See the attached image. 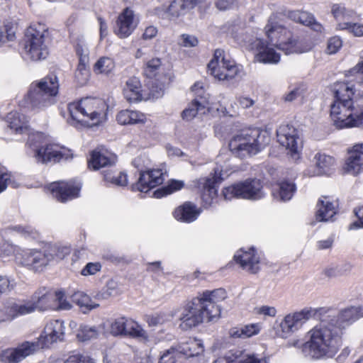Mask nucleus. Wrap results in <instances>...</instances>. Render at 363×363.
I'll list each match as a JSON object with an SVG mask.
<instances>
[{"label":"nucleus","mask_w":363,"mask_h":363,"mask_svg":"<svg viewBox=\"0 0 363 363\" xmlns=\"http://www.w3.org/2000/svg\"><path fill=\"white\" fill-rule=\"evenodd\" d=\"M284 14L274 13L268 18L264 30L268 41L256 38L249 45L255 52V60L263 64H277L281 55L275 48L285 54H301L310 51L313 43L305 38L294 35L284 21Z\"/></svg>","instance_id":"f257e3e1"},{"label":"nucleus","mask_w":363,"mask_h":363,"mask_svg":"<svg viewBox=\"0 0 363 363\" xmlns=\"http://www.w3.org/2000/svg\"><path fill=\"white\" fill-rule=\"evenodd\" d=\"M227 296L226 291L222 288L199 293L182 308L180 328L188 330L203 322H216L221 315V308L218 303Z\"/></svg>","instance_id":"f03ea898"},{"label":"nucleus","mask_w":363,"mask_h":363,"mask_svg":"<svg viewBox=\"0 0 363 363\" xmlns=\"http://www.w3.org/2000/svg\"><path fill=\"white\" fill-rule=\"evenodd\" d=\"M341 331L334 322L322 320L306 333V341L302 344V352L312 359L333 357L342 342Z\"/></svg>","instance_id":"7ed1b4c3"},{"label":"nucleus","mask_w":363,"mask_h":363,"mask_svg":"<svg viewBox=\"0 0 363 363\" xmlns=\"http://www.w3.org/2000/svg\"><path fill=\"white\" fill-rule=\"evenodd\" d=\"M65 323L61 320H52L47 323L44 330L36 342L26 341L16 347L8 348L0 352V360L4 363H19L38 349L62 341L65 337Z\"/></svg>","instance_id":"20e7f679"},{"label":"nucleus","mask_w":363,"mask_h":363,"mask_svg":"<svg viewBox=\"0 0 363 363\" xmlns=\"http://www.w3.org/2000/svg\"><path fill=\"white\" fill-rule=\"evenodd\" d=\"M108 105L101 99L86 97L68 105L70 118L67 122L77 126L82 123L88 127L97 126L107 120Z\"/></svg>","instance_id":"39448f33"},{"label":"nucleus","mask_w":363,"mask_h":363,"mask_svg":"<svg viewBox=\"0 0 363 363\" xmlns=\"http://www.w3.org/2000/svg\"><path fill=\"white\" fill-rule=\"evenodd\" d=\"M26 145L29 153L37 163L59 162L72 158L70 150L56 144H48L42 133H33L28 138Z\"/></svg>","instance_id":"423d86ee"},{"label":"nucleus","mask_w":363,"mask_h":363,"mask_svg":"<svg viewBox=\"0 0 363 363\" xmlns=\"http://www.w3.org/2000/svg\"><path fill=\"white\" fill-rule=\"evenodd\" d=\"M59 84L55 76L48 77L30 84L23 106L32 111H43L54 104L57 94Z\"/></svg>","instance_id":"0eeeda50"},{"label":"nucleus","mask_w":363,"mask_h":363,"mask_svg":"<svg viewBox=\"0 0 363 363\" xmlns=\"http://www.w3.org/2000/svg\"><path fill=\"white\" fill-rule=\"evenodd\" d=\"M269 142L266 131L259 128L248 129L233 136L229 149L236 157L244 158L260 152Z\"/></svg>","instance_id":"6e6552de"},{"label":"nucleus","mask_w":363,"mask_h":363,"mask_svg":"<svg viewBox=\"0 0 363 363\" xmlns=\"http://www.w3.org/2000/svg\"><path fill=\"white\" fill-rule=\"evenodd\" d=\"M48 30L45 25H30L25 32L22 42V55L28 60L38 61L49 55Z\"/></svg>","instance_id":"1a4fd4ad"},{"label":"nucleus","mask_w":363,"mask_h":363,"mask_svg":"<svg viewBox=\"0 0 363 363\" xmlns=\"http://www.w3.org/2000/svg\"><path fill=\"white\" fill-rule=\"evenodd\" d=\"M330 117L337 128H363V107L354 106L352 100H335L330 106Z\"/></svg>","instance_id":"9d476101"},{"label":"nucleus","mask_w":363,"mask_h":363,"mask_svg":"<svg viewBox=\"0 0 363 363\" xmlns=\"http://www.w3.org/2000/svg\"><path fill=\"white\" fill-rule=\"evenodd\" d=\"M317 313L313 308H304L300 311L289 313L281 319L277 320L273 325L274 336L281 339H288L294 333L300 330L303 325Z\"/></svg>","instance_id":"9b49d317"},{"label":"nucleus","mask_w":363,"mask_h":363,"mask_svg":"<svg viewBox=\"0 0 363 363\" xmlns=\"http://www.w3.org/2000/svg\"><path fill=\"white\" fill-rule=\"evenodd\" d=\"M208 67L211 74L220 81L242 78L245 75L243 67L226 57L225 52L221 49L215 50Z\"/></svg>","instance_id":"f8f14e48"},{"label":"nucleus","mask_w":363,"mask_h":363,"mask_svg":"<svg viewBox=\"0 0 363 363\" xmlns=\"http://www.w3.org/2000/svg\"><path fill=\"white\" fill-rule=\"evenodd\" d=\"M147 162L145 156H139L133 160V165L140 172L138 180L133 186V190L146 193L163 183L164 176L162 169H147Z\"/></svg>","instance_id":"ddd939ff"},{"label":"nucleus","mask_w":363,"mask_h":363,"mask_svg":"<svg viewBox=\"0 0 363 363\" xmlns=\"http://www.w3.org/2000/svg\"><path fill=\"white\" fill-rule=\"evenodd\" d=\"M225 199L231 200L234 198L248 200H259L266 195L259 179H248L225 187L222 191Z\"/></svg>","instance_id":"4468645a"},{"label":"nucleus","mask_w":363,"mask_h":363,"mask_svg":"<svg viewBox=\"0 0 363 363\" xmlns=\"http://www.w3.org/2000/svg\"><path fill=\"white\" fill-rule=\"evenodd\" d=\"M277 138L291 159L297 160L300 158L303 142L299 131L295 127L289 124L279 125L277 130Z\"/></svg>","instance_id":"2eb2a0df"},{"label":"nucleus","mask_w":363,"mask_h":363,"mask_svg":"<svg viewBox=\"0 0 363 363\" xmlns=\"http://www.w3.org/2000/svg\"><path fill=\"white\" fill-rule=\"evenodd\" d=\"M110 333L113 336H128L147 341V331L135 320L125 316L112 319L109 324Z\"/></svg>","instance_id":"dca6fc26"},{"label":"nucleus","mask_w":363,"mask_h":363,"mask_svg":"<svg viewBox=\"0 0 363 363\" xmlns=\"http://www.w3.org/2000/svg\"><path fill=\"white\" fill-rule=\"evenodd\" d=\"M139 23V16L133 9L127 7L118 14L113 33L120 39L128 38L134 33Z\"/></svg>","instance_id":"f3484780"},{"label":"nucleus","mask_w":363,"mask_h":363,"mask_svg":"<svg viewBox=\"0 0 363 363\" xmlns=\"http://www.w3.org/2000/svg\"><path fill=\"white\" fill-rule=\"evenodd\" d=\"M227 172L223 166L217 167L214 174L208 177L201 178L198 180V186L202 189V200L206 205H210L218 194V187L223 179V172Z\"/></svg>","instance_id":"a211bd4d"},{"label":"nucleus","mask_w":363,"mask_h":363,"mask_svg":"<svg viewBox=\"0 0 363 363\" xmlns=\"http://www.w3.org/2000/svg\"><path fill=\"white\" fill-rule=\"evenodd\" d=\"M82 188L79 182H55L48 186V191L58 201L65 202L79 197Z\"/></svg>","instance_id":"6ab92c4d"},{"label":"nucleus","mask_w":363,"mask_h":363,"mask_svg":"<svg viewBox=\"0 0 363 363\" xmlns=\"http://www.w3.org/2000/svg\"><path fill=\"white\" fill-rule=\"evenodd\" d=\"M347 77L352 78L346 82H338L334 84L333 90L335 99L339 101L352 100L354 95H360L361 88L363 86V79H359L355 76L350 74V70L347 74Z\"/></svg>","instance_id":"aec40b11"},{"label":"nucleus","mask_w":363,"mask_h":363,"mask_svg":"<svg viewBox=\"0 0 363 363\" xmlns=\"http://www.w3.org/2000/svg\"><path fill=\"white\" fill-rule=\"evenodd\" d=\"M234 259L244 270L250 273L256 274L260 269L261 257L253 247L242 248L237 251Z\"/></svg>","instance_id":"412c9836"},{"label":"nucleus","mask_w":363,"mask_h":363,"mask_svg":"<svg viewBox=\"0 0 363 363\" xmlns=\"http://www.w3.org/2000/svg\"><path fill=\"white\" fill-rule=\"evenodd\" d=\"M362 317H363V307L357 306L345 308L341 310L337 316L328 320L335 323L336 327L340 329L342 335L346 328Z\"/></svg>","instance_id":"4be33fe9"},{"label":"nucleus","mask_w":363,"mask_h":363,"mask_svg":"<svg viewBox=\"0 0 363 363\" xmlns=\"http://www.w3.org/2000/svg\"><path fill=\"white\" fill-rule=\"evenodd\" d=\"M343 169L345 172L352 175L363 172V143L356 144L349 150Z\"/></svg>","instance_id":"5701e85b"},{"label":"nucleus","mask_w":363,"mask_h":363,"mask_svg":"<svg viewBox=\"0 0 363 363\" xmlns=\"http://www.w3.org/2000/svg\"><path fill=\"white\" fill-rule=\"evenodd\" d=\"M313 161L315 166L308 167L305 172V174L309 177L328 174L335 164V160L333 157L320 152L315 155Z\"/></svg>","instance_id":"b1692460"},{"label":"nucleus","mask_w":363,"mask_h":363,"mask_svg":"<svg viewBox=\"0 0 363 363\" xmlns=\"http://www.w3.org/2000/svg\"><path fill=\"white\" fill-rule=\"evenodd\" d=\"M116 161L115 155L105 150L96 149L91 152L88 160V166L94 170L106 166H112Z\"/></svg>","instance_id":"393cba45"},{"label":"nucleus","mask_w":363,"mask_h":363,"mask_svg":"<svg viewBox=\"0 0 363 363\" xmlns=\"http://www.w3.org/2000/svg\"><path fill=\"white\" fill-rule=\"evenodd\" d=\"M6 121L10 129L16 134H26L29 137L30 134L35 133L30 129L27 118L18 112L9 113L7 115Z\"/></svg>","instance_id":"a878e982"},{"label":"nucleus","mask_w":363,"mask_h":363,"mask_svg":"<svg viewBox=\"0 0 363 363\" xmlns=\"http://www.w3.org/2000/svg\"><path fill=\"white\" fill-rule=\"evenodd\" d=\"M337 206L327 196L320 197L316 204L315 219L318 221H328L336 214Z\"/></svg>","instance_id":"bb28decb"},{"label":"nucleus","mask_w":363,"mask_h":363,"mask_svg":"<svg viewBox=\"0 0 363 363\" xmlns=\"http://www.w3.org/2000/svg\"><path fill=\"white\" fill-rule=\"evenodd\" d=\"M55 298V291L43 288L36 291L32 298L37 309L45 311L56 308Z\"/></svg>","instance_id":"cd10ccee"},{"label":"nucleus","mask_w":363,"mask_h":363,"mask_svg":"<svg viewBox=\"0 0 363 363\" xmlns=\"http://www.w3.org/2000/svg\"><path fill=\"white\" fill-rule=\"evenodd\" d=\"M201 211L191 202H185L173 211L174 218L180 222L192 223L196 220Z\"/></svg>","instance_id":"c85d7f7f"},{"label":"nucleus","mask_w":363,"mask_h":363,"mask_svg":"<svg viewBox=\"0 0 363 363\" xmlns=\"http://www.w3.org/2000/svg\"><path fill=\"white\" fill-rule=\"evenodd\" d=\"M272 188L273 197L278 201H282L290 200L296 189L295 184L287 180L279 181L274 184Z\"/></svg>","instance_id":"c756f323"},{"label":"nucleus","mask_w":363,"mask_h":363,"mask_svg":"<svg viewBox=\"0 0 363 363\" xmlns=\"http://www.w3.org/2000/svg\"><path fill=\"white\" fill-rule=\"evenodd\" d=\"M287 16L292 21L301 23L304 26H311L316 32H323V26L315 20L313 15L303 11H289Z\"/></svg>","instance_id":"7c9ffc66"},{"label":"nucleus","mask_w":363,"mask_h":363,"mask_svg":"<svg viewBox=\"0 0 363 363\" xmlns=\"http://www.w3.org/2000/svg\"><path fill=\"white\" fill-rule=\"evenodd\" d=\"M116 120L121 125L144 124L147 117L139 111L125 109L118 112Z\"/></svg>","instance_id":"2f4dec72"},{"label":"nucleus","mask_w":363,"mask_h":363,"mask_svg":"<svg viewBox=\"0 0 363 363\" xmlns=\"http://www.w3.org/2000/svg\"><path fill=\"white\" fill-rule=\"evenodd\" d=\"M123 95L129 102H138L143 99L142 86L138 78L132 77L126 82Z\"/></svg>","instance_id":"473e14b6"},{"label":"nucleus","mask_w":363,"mask_h":363,"mask_svg":"<svg viewBox=\"0 0 363 363\" xmlns=\"http://www.w3.org/2000/svg\"><path fill=\"white\" fill-rule=\"evenodd\" d=\"M177 350L186 357L199 356L203 354L204 345L201 340L189 338L186 341L179 343Z\"/></svg>","instance_id":"72a5a7b5"},{"label":"nucleus","mask_w":363,"mask_h":363,"mask_svg":"<svg viewBox=\"0 0 363 363\" xmlns=\"http://www.w3.org/2000/svg\"><path fill=\"white\" fill-rule=\"evenodd\" d=\"M198 0H174L169 5L167 13L172 18L186 14L197 4Z\"/></svg>","instance_id":"f704fd0d"},{"label":"nucleus","mask_w":363,"mask_h":363,"mask_svg":"<svg viewBox=\"0 0 363 363\" xmlns=\"http://www.w3.org/2000/svg\"><path fill=\"white\" fill-rule=\"evenodd\" d=\"M48 262H59L71 252L70 247L60 243L48 244L44 247Z\"/></svg>","instance_id":"c9c22d12"},{"label":"nucleus","mask_w":363,"mask_h":363,"mask_svg":"<svg viewBox=\"0 0 363 363\" xmlns=\"http://www.w3.org/2000/svg\"><path fill=\"white\" fill-rule=\"evenodd\" d=\"M106 324L102 323L98 325H82L77 337L80 341H86L97 337L105 332Z\"/></svg>","instance_id":"e433bc0d"},{"label":"nucleus","mask_w":363,"mask_h":363,"mask_svg":"<svg viewBox=\"0 0 363 363\" xmlns=\"http://www.w3.org/2000/svg\"><path fill=\"white\" fill-rule=\"evenodd\" d=\"M71 299L84 313H88L99 306L98 303L93 302L90 296L83 291L74 292L72 295Z\"/></svg>","instance_id":"4c0bfd02"},{"label":"nucleus","mask_w":363,"mask_h":363,"mask_svg":"<svg viewBox=\"0 0 363 363\" xmlns=\"http://www.w3.org/2000/svg\"><path fill=\"white\" fill-rule=\"evenodd\" d=\"M115 68V60L113 58L108 56L99 57L93 65V71L95 74L106 76L112 74Z\"/></svg>","instance_id":"58836bf2"},{"label":"nucleus","mask_w":363,"mask_h":363,"mask_svg":"<svg viewBox=\"0 0 363 363\" xmlns=\"http://www.w3.org/2000/svg\"><path fill=\"white\" fill-rule=\"evenodd\" d=\"M207 101H199L197 99H194L192 103L182 111V116L183 119L191 121L196 114L199 113H204Z\"/></svg>","instance_id":"ea45409f"},{"label":"nucleus","mask_w":363,"mask_h":363,"mask_svg":"<svg viewBox=\"0 0 363 363\" xmlns=\"http://www.w3.org/2000/svg\"><path fill=\"white\" fill-rule=\"evenodd\" d=\"M104 179L117 186H125L128 184V176L124 172H115L113 169L103 171Z\"/></svg>","instance_id":"a19ab883"},{"label":"nucleus","mask_w":363,"mask_h":363,"mask_svg":"<svg viewBox=\"0 0 363 363\" xmlns=\"http://www.w3.org/2000/svg\"><path fill=\"white\" fill-rule=\"evenodd\" d=\"M337 29L347 30L355 37H363V23H361L339 22Z\"/></svg>","instance_id":"79ce46f5"},{"label":"nucleus","mask_w":363,"mask_h":363,"mask_svg":"<svg viewBox=\"0 0 363 363\" xmlns=\"http://www.w3.org/2000/svg\"><path fill=\"white\" fill-rule=\"evenodd\" d=\"M262 329L261 323H251L242 327L233 333V336L239 337H250L257 335Z\"/></svg>","instance_id":"37998d69"},{"label":"nucleus","mask_w":363,"mask_h":363,"mask_svg":"<svg viewBox=\"0 0 363 363\" xmlns=\"http://www.w3.org/2000/svg\"><path fill=\"white\" fill-rule=\"evenodd\" d=\"M119 294L118 283L114 280H109L106 282L104 287L96 294L98 299H108L111 296H116Z\"/></svg>","instance_id":"c03bdc74"},{"label":"nucleus","mask_w":363,"mask_h":363,"mask_svg":"<svg viewBox=\"0 0 363 363\" xmlns=\"http://www.w3.org/2000/svg\"><path fill=\"white\" fill-rule=\"evenodd\" d=\"M36 252L35 249H24L17 252L16 259L22 265L32 268L34 261V255Z\"/></svg>","instance_id":"a18cd8bd"},{"label":"nucleus","mask_w":363,"mask_h":363,"mask_svg":"<svg viewBox=\"0 0 363 363\" xmlns=\"http://www.w3.org/2000/svg\"><path fill=\"white\" fill-rule=\"evenodd\" d=\"M184 186V183L182 180L172 179L169 182L168 184L162 189L157 191L155 195L157 198H160L168 194H171L175 191L181 190Z\"/></svg>","instance_id":"49530a36"},{"label":"nucleus","mask_w":363,"mask_h":363,"mask_svg":"<svg viewBox=\"0 0 363 363\" xmlns=\"http://www.w3.org/2000/svg\"><path fill=\"white\" fill-rule=\"evenodd\" d=\"M172 317V315L169 313H160L147 315L145 321L150 327H155L169 321Z\"/></svg>","instance_id":"de8ad7c7"},{"label":"nucleus","mask_w":363,"mask_h":363,"mask_svg":"<svg viewBox=\"0 0 363 363\" xmlns=\"http://www.w3.org/2000/svg\"><path fill=\"white\" fill-rule=\"evenodd\" d=\"M87 65L88 62H79L77 70L75 72V79L80 85L86 84L89 79V70Z\"/></svg>","instance_id":"09e8293b"},{"label":"nucleus","mask_w":363,"mask_h":363,"mask_svg":"<svg viewBox=\"0 0 363 363\" xmlns=\"http://www.w3.org/2000/svg\"><path fill=\"white\" fill-rule=\"evenodd\" d=\"M49 264L44 248L42 250H36L34 255L33 264L32 269L35 270H42Z\"/></svg>","instance_id":"8fccbe9b"},{"label":"nucleus","mask_w":363,"mask_h":363,"mask_svg":"<svg viewBox=\"0 0 363 363\" xmlns=\"http://www.w3.org/2000/svg\"><path fill=\"white\" fill-rule=\"evenodd\" d=\"M55 302L56 308L53 310H69L72 304L67 300L65 294L62 290L55 291Z\"/></svg>","instance_id":"3c124183"},{"label":"nucleus","mask_w":363,"mask_h":363,"mask_svg":"<svg viewBox=\"0 0 363 363\" xmlns=\"http://www.w3.org/2000/svg\"><path fill=\"white\" fill-rule=\"evenodd\" d=\"M331 13L337 21L347 19L350 16L349 11L341 4H333L331 8Z\"/></svg>","instance_id":"603ef678"},{"label":"nucleus","mask_w":363,"mask_h":363,"mask_svg":"<svg viewBox=\"0 0 363 363\" xmlns=\"http://www.w3.org/2000/svg\"><path fill=\"white\" fill-rule=\"evenodd\" d=\"M12 230L25 238H35L38 235V232L30 225H15L12 227Z\"/></svg>","instance_id":"864d4df0"},{"label":"nucleus","mask_w":363,"mask_h":363,"mask_svg":"<svg viewBox=\"0 0 363 363\" xmlns=\"http://www.w3.org/2000/svg\"><path fill=\"white\" fill-rule=\"evenodd\" d=\"M16 38L15 28L11 26H5L4 28L0 27V44L13 41Z\"/></svg>","instance_id":"5fc2aeb1"},{"label":"nucleus","mask_w":363,"mask_h":363,"mask_svg":"<svg viewBox=\"0 0 363 363\" xmlns=\"http://www.w3.org/2000/svg\"><path fill=\"white\" fill-rule=\"evenodd\" d=\"M16 286L13 279L7 276H0V296L11 291Z\"/></svg>","instance_id":"6e6d98bb"},{"label":"nucleus","mask_w":363,"mask_h":363,"mask_svg":"<svg viewBox=\"0 0 363 363\" xmlns=\"http://www.w3.org/2000/svg\"><path fill=\"white\" fill-rule=\"evenodd\" d=\"M161 62L159 58H153L149 60L145 68V74L148 77H153L156 74L157 70L160 68Z\"/></svg>","instance_id":"4d7b16f0"},{"label":"nucleus","mask_w":363,"mask_h":363,"mask_svg":"<svg viewBox=\"0 0 363 363\" xmlns=\"http://www.w3.org/2000/svg\"><path fill=\"white\" fill-rule=\"evenodd\" d=\"M101 264L99 262H89L81 271V274L84 277L95 275L101 270Z\"/></svg>","instance_id":"13d9d810"},{"label":"nucleus","mask_w":363,"mask_h":363,"mask_svg":"<svg viewBox=\"0 0 363 363\" xmlns=\"http://www.w3.org/2000/svg\"><path fill=\"white\" fill-rule=\"evenodd\" d=\"M257 315H263L264 317L274 318L277 314V310L274 306L268 305H262L255 308Z\"/></svg>","instance_id":"bf43d9fd"},{"label":"nucleus","mask_w":363,"mask_h":363,"mask_svg":"<svg viewBox=\"0 0 363 363\" xmlns=\"http://www.w3.org/2000/svg\"><path fill=\"white\" fill-rule=\"evenodd\" d=\"M342 46V40L338 36H333L330 38L328 41L327 45V52L330 55L335 54Z\"/></svg>","instance_id":"052dcab7"},{"label":"nucleus","mask_w":363,"mask_h":363,"mask_svg":"<svg viewBox=\"0 0 363 363\" xmlns=\"http://www.w3.org/2000/svg\"><path fill=\"white\" fill-rule=\"evenodd\" d=\"M197 38L191 35L182 34L179 36L178 44L185 48H193L198 45Z\"/></svg>","instance_id":"680f3d73"},{"label":"nucleus","mask_w":363,"mask_h":363,"mask_svg":"<svg viewBox=\"0 0 363 363\" xmlns=\"http://www.w3.org/2000/svg\"><path fill=\"white\" fill-rule=\"evenodd\" d=\"M75 50L77 55L79 57V62H89V50L86 44L77 43Z\"/></svg>","instance_id":"e2e57ef3"},{"label":"nucleus","mask_w":363,"mask_h":363,"mask_svg":"<svg viewBox=\"0 0 363 363\" xmlns=\"http://www.w3.org/2000/svg\"><path fill=\"white\" fill-rule=\"evenodd\" d=\"M238 363H268V359L257 354H247L240 359Z\"/></svg>","instance_id":"0e129e2a"},{"label":"nucleus","mask_w":363,"mask_h":363,"mask_svg":"<svg viewBox=\"0 0 363 363\" xmlns=\"http://www.w3.org/2000/svg\"><path fill=\"white\" fill-rule=\"evenodd\" d=\"M5 317L4 321H11L18 316L17 303H13L5 307L4 310Z\"/></svg>","instance_id":"69168bd1"},{"label":"nucleus","mask_w":363,"mask_h":363,"mask_svg":"<svg viewBox=\"0 0 363 363\" xmlns=\"http://www.w3.org/2000/svg\"><path fill=\"white\" fill-rule=\"evenodd\" d=\"M35 309L37 308L33 300L24 303H17L18 316L31 313Z\"/></svg>","instance_id":"338daca9"},{"label":"nucleus","mask_w":363,"mask_h":363,"mask_svg":"<svg viewBox=\"0 0 363 363\" xmlns=\"http://www.w3.org/2000/svg\"><path fill=\"white\" fill-rule=\"evenodd\" d=\"M65 363H95L94 360L89 357L81 354L69 356Z\"/></svg>","instance_id":"774afa93"}]
</instances>
